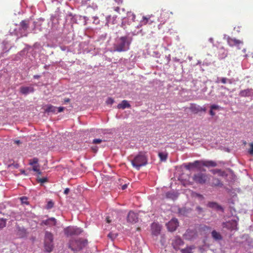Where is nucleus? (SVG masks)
I'll return each mask as SVG.
<instances>
[{
  "mask_svg": "<svg viewBox=\"0 0 253 253\" xmlns=\"http://www.w3.org/2000/svg\"><path fill=\"white\" fill-rule=\"evenodd\" d=\"M130 42L126 36L121 37L114 45V51L117 52L126 51L129 49Z\"/></svg>",
  "mask_w": 253,
  "mask_h": 253,
  "instance_id": "1",
  "label": "nucleus"
},
{
  "mask_svg": "<svg viewBox=\"0 0 253 253\" xmlns=\"http://www.w3.org/2000/svg\"><path fill=\"white\" fill-rule=\"evenodd\" d=\"M131 163L134 168L137 170H139L141 167L144 166L147 164V156L145 153L140 152L134 158Z\"/></svg>",
  "mask_w": 253,
  "mask_h": 253,
  "instance_id": "2",
  "label": "nucleus"
},
{
  "mask_svg": "<svg viewBox=\"0 0 253 253\" xmlns=\"http://www.w3.org/2000/svg\"><path fill=\"white\" fill-rule=\"evenodd\" d=\"M87 244L86 240L79 239H72L69 244V248L73 251H79L82 250Z\"/></svg>",
  "mask_w": 253,
  "mask_h": 253,
  "instance_id": "3",
  "label": "nucleus"
},
{
  "mask_svg": "<svg viewBox=\"0 0 253 253\" xmlns=\"http://www.w3.org/2000/svg\"><path fill=\"white\" fill-rule=\"evenodd\" d=\"M44 246L46 252L50 253L53 249V235L49 231L45 232Z\"/></svg>",
  "mask_w": 253,
  "mask_h": 253,
  "instance_id": "4",
  "label": "nucleus"
},
{
  "mask_svg": "<svg viewBox=\"0 0 253 253\" xmlns=\"http://www.w3.org/2000/svg\"><path fill=\"white\" fill-rule=\"evenodd\" d=\"M208 179V175L205 173L199 172L195 174L193 177V180L196 183L200 184H205Z\"/></svg>",
  "mask_w": 253,
  "mask_h": 253,
  "instance_id": "5",
  "label": "nucleus"
},
{
  "mask_svg": "<svg viewBox=\"0 0 253 253\" xmlns=\"http://www.w3.org/2000/svg\"><path fill=\"white\" fill-rule=\"evenodd\" d=\"M65 234L67 236L78 235L80 234L82 230L78 227H68L64 229Z\"/></svg>",
  "mask_w": 253,
  "mask_h": 253,
  "instance_id": "6",
  "label": "nucleus"
},
{
  "mask_svg": "<svg viewBox=\"0 0 253 253\" xmlns=\"http://www.w3.org/2000/svg\"><path fill=\"white\" fill-rule=\"evenodd\" d=\"M170 14H172V12H169L165 9L162 10L161 11L160 16L158 17L159 21L162 24H164L169 19Z\"/></svg>",
  "mask_w": 253,
  "mask_h": 253,
  "instance_id": "7",
  "label": "nucleus"
},
{
  "mask_svg": "<svg viewBox=\"0 0 253 253\" xmlns=\"http://www.w3.org/2000/svg\"><path fill=\"white\" fill-rule=\"evenodd\" d=\"M64 110V108L63 107H59L58 108L52 105H47L46 106V108L45 109V113H52L54 114H56L58 112H61Z\"/></svg>",
  "mask_w": 253,
  "mask_h": 253,
  "instance_id": "8",
  "label": "nucleus"
},
{
  "mask_svg": "<svg viewBox=\"0 0 253 253\" xmlns=\"http://www.w3.org/2000/svg\"><path fill=\"white\" fill-rule=\"evenodd\" d=\"M227 42L229 46H236L239 49L241 48L240 45H242L243 44V42L242 41L231 37H228L227 38Z\"/></svg>",
  "mask_w": 253,
  "mask_h": 253,
  "instance_id": "9",
  "label": "nucleus"
},
{
  "mask_svg": "<svg viewBox=\"0 0 253 253\" xmlns=\"http://www.w3.org/2000/svg\"><path fill=\"white\" fill-rule=\"evenodd\" d=\"M189 110L194 114H198L200 112H206L207 109L205 107H201L195 103H192L189 107Z\"/></svg>",
  "mask_w": 253,
  "mask_h": 253,
  "instance_id": "10",
  "label": "nucleus"
},
{
  "mask_svg": "<svg viewBox=\"0 0 253 253\" xmlns=\"http://www.w3.org/2000/svg\"><path fill=\"white\" fill-rule=\"evenodd\" d=\"M169 231L173 232L175 231L178 226V222L177 219L173 218L167 224Z\"/></svg>",
  "mask_w": 253,
  "mask_h": 253,
  "instance_id": "11",
  "label": "nucleus"
},
{
  "mask_svg": "<svg viewBox=\"0 0 253 253\" xmlns=\"http://www.w3.org/2000/svg\"><path fill=\"white\" fill-rule=\"evenodd\" d=\"M138 220V215L133 211H129L127 216V221L131 223H135Z\"/></svg>",
  "mask_w": 253,
  "mask_h": 253,
  "instance_id": "12",
  "label": "nucleus"
},
{
  "mask_svg": "<svg viewBox=\"0 0 253 253\" xmlns=\"http://www.w3.org/2000/svg\"><path fill=\"white\" fill-rule=\"evenodd\" d=\"M34 88L32 86H22L20 88V92L24 95H27L30 93L33 92Z\"/></svg>",
  "mask_w": 253,
  "mask_h": 253,
  "instance_id": "13",
  "label": "nucleus"
},
{
  "mask_svg": "<svg viewBox=\"0 0 253 253\" xmlns=\"http://www.w3.org/2000/svg\"><path fill=\"white\" fill-rule=\"evenodd\" d=\"M17 229V235L20 238H24L26 237L27 235L28 232L25 228L23 227H20L19 226H17L16 227Z\"/></svg>",
  "mask_w": 253,
  "mask_h": 253,
  "instance_id": "14",
  "label": "nucleus"
},
{
  "mask_svg": "<svg viewBox=\"0 0 253 253\" xmlns=\"http://www.w3.org/2000/svg\"><path fill=\"white\" fill-rule=\"evenodd\" d=\"M201 166H205L207 168L210 167H215L217 166V163L216 162L210 160V161H200Z\"/></svg>",
  "mask_w": 253,
  "mask_h": 253,
  "instance_id": "15",
  "label": "nucleus"
},
{
  "mask_svg": "<svg viewBox=\"0 0 253 253\" xmlns=\"http://www.w3.org/2000/svg\"><path fill=\"white\" fill-rule=\"evenodd\" d=\"M253 95V90L252 88H248L242 90L239 92L241 97H250Z\"/></svg>",
  "mask_w": 253,
  "mask_h": 253,
  "instance_id": "16",
  "label": "nucleus"
},
{
  "mask_svg": "<svg viewBox=\"0 0 253 253\" xmlns=\"http://www.w3.org/2000/svg\"><path fill=\"white\" fill-rule=\"evenodd\" d=\"M201 163L200 161L197 160L193 163H189L185 166L187 169H190L192 168H197L200 170L201 169Z\"/></svg>",
  "mask_w": 253,
  "mask_h": 253,
  "instance_id": "17",
  "label": "nucleus"
},
{
  "mask_svg": "<svg viewBox=\"0 0 253 253\" xmlns=\"http://www.w3.org/2000/svg\"><path fill=\"white\" fill-rule=\"evenodd\" d=\"M56 223V220L53 217L49 218L46 220H42L41 222V225H45L49 226L55 225Z\"/></svg>",
  "mask_w": 253,
  "mask_h": 253,
  "instance_id": "18",
  "label": "nucleus"
},
{
  "mask_svg": "<svg viewBox=\"0 0 253 253\" xmlns=\"http://www.w3.org/2000/svg\"><path fill=\"white\" fill-rule=\"evenodd\" d=\"M183 244V241L179 238L175 239L172 243L173 247L175 250H177L179 248V246H182Z\"/></svg>",
  "mask_w": 253,
  "mask_h": 253,
  "instance_id": "19",
  "label": "nucleus"
},
{
  "mask_svg": "<svg viewBox=\"0 0 253 253\" xmlns=\"http://www.w3.org/2000/svg\"><path fill=\"white\" fill-rule=\"evenodd\" d=\"M130 107V104L126 100H124L122 102L117 105L118 109H125V108H129Z\"/></svg>",
  "mask_w": 253,
  "mask_h": 253,
  "instance_id": "20",
  "label": "nucleus"
},
{
  "mask_svg": "<svg viewBox=\"0 0 253 253\" xmlns=\"http://www.w3.org/2000/svg\"><path fill=\"white\" fill-rule=\"evenodd\" d=\"M211 185L212 186L222 187L223 186V184L218 178L214 177L212 179Z\"/></svg>",
  "mask_w": 253,
  "mask_h": 253,
  "instance_id": "21",
  "label": "nucleus"
},
{
  "mask_svg": "<svg viewBox=\"0 0 253 253\" xmlns=\"http://www.w3.org/2000/svg\"><path fill=\"white\" fill-rule=\"evenodd\" d=\"M210 171L212 174H218L219 176H224L225 174V171H222L220 169H213L211 170Z\"/></svg>",
  "mask_w": 253,
  "mask_h": 253,
  "instance_id": "22",
  "label": "nucleus"
},
{
  "mask_svg": "<svg viewBox=\"0 0 253 253\" xmlns=\"http://www.w3.org/2000/svg\"><path fill=\"white\" fill-rule=\"evenodd\" d=\"M153 233L156 235H157L160 233V227L156 223H153L152 224Z\"/></svg>",
  "mask_w": 253,
  "mask_h": 253,
  "instance_id": "23",
  "label": "nucleus"
},
{
  "mask_svg": "<svg viewBox=\"0 0 253 253\" xmlns=\"http://www.w3.org/2000/svg\"><path fill=\"white\" fill-rule=\"evenodd\" d=\"M212 238L216 240H220L222 239V236L219 233L213 230L211 232Z\"/></svg>",
  "mask_w": 253,
  "mask_h": 253,
  "instance_id": "24",
  "label": "nucleus"
},
{
  "mask_svg": "<svg viewBox=\"0 0 253 253\" xmlns=\"http://www.w3.org/2000/svg\"><path fill=\"white\" fill-rule=\"evenodd\" d=\"M208 207L211 208H215L217 210H221L222 209V208L220 206L218 205L215 202H209L208 204Z\"/></svg>",
  "mask_w": 253,
  "mask_h": 253,
  "instance_id": "25",
  "label": "nucleus"
},
{
  "mask_svg": "<svg viewBox=\"0 0 253 253\" xmlns=\"http://www.w3.org/2000/svg\"><path fill=\"white\" fill-rule=\"evenodd\" d=\"M117 18V16H114L113 17L109 16L107 19V23L111 24H116L117 23V22H116Z\"/></svg>",
  "mask_w": 253,
  "mask_h": 253,
  "instance_id": "26",
  "label": "nucleus"
},
{
  "mask_svg": "<svg viewBox=\"0 0 253 253\" xmlns=\"http://www.w3.org/2000/svg\"><path fill=\"white\" fill-rule=\"evenodd\" d=\"M194 249L193 246L188 247L181 250V253H192V250Z\"/></svg>",
  "mask_w": 253,
  "mask_h": 253,
  "instance_id": "27",
  "label": "nucleus"
},
{
  "mask_svg": "<svg viewBox=\"0 0 253 253\" xmlns=\"http://www.w3.org/2000/svg\"><path fill=\"white\" fill-rule=\"evenodd\" d=\"M158 156L162 161H165L168 157L167 154L163 152L159 153Z\"/></svg>",
  "mask_w": 253,
  "mask_h": 253,
  "instance_id": "28",
  "label": "nucleus"
},
{
  "mask_svg": "<svg viewBox=\"0 0 253 253\" xmlns=\"http://www.w3.org/2000/svg\"><path fill=\"white\" fill-rule=\"evenodd\" d=\"M20 26L22 29L24 30H26L28 28V24L26 21L23 20L20 23Z\"/></svg>",
  "mask_w": 253,
  "mask_h": 253,
  "instance_id": "29",
  "label": "nucleus"
},
{
  "mask_svg": "<svg viewBox=\"0 0 253 253\" xmlns=\"http://www.w3.org/2000/svg\"><path fill=\"white\" fill-rule=\"evenodd\" d=\"M33 170L34 171H36L37 172L38 174L39 175H41L42 174V172L41 171H40V166L39 165H34L33 166Z\"/></svg>",
  "mask_w": 253,
  "mask_h": 253,
  "instance_id": "30",
  "label": "nucleus"
},
{
  "mask_svg": "<svg viewBox=\"0 0 253 253\" xmlns=\"http://www.w3.org/2000/svg\"><path fill=\"white\" fill-rule=\"evenodd\" d=\"M39 162V160L37 158H34L32 160H29V165L31 166H34L38 165V163Z\"/></svg>",
  "mask_w": 253,
  "mask_h": 253,
  "instance_id": "31",
  "label": "nucleus"
},
{
  "mask_svg": "<svg viewBox=\"0 0 253 253\" xmlns=\"http://www.w3.org/2000/svg\"><path fill=\"white\" fill-rule=\"evenodd\" d=\"M6 226V220L3 218L0 219V229Z\"/></svg>",
  "mask_w": 253,
  "mask_h": 253,
  "instance_id": "32",
  "label": "nucleus"
},
{
  "mask_svg": "<svg viewBox=\"0 0 253 253\" xmlns=\"http://www.w3.org/2000/svg\"><path fill=\"white\" fill-rule=\"evenodd\" d=\"M20 200L22 204H25L26 205L29 204V203L28 202V199L26 197H22L20 198Z\"/></svg>",
  "mask_w": 253,
  "mask_h": 253,
  "instance_id": "33",
  "label": "nucleus"
},
{
  "mask_svg": "<svg viewBox=\"0 0 253 253\" xmlns=\"http://www.w3.org/2000/svg\"><path fill=\"white\" fill-rule=\"evenodd\" d=\"M150 19V17H147L145 16L143 17V20L141 21V22L143 23L144 24H147L149 23Z\"/></svg>",
  "mask_w": 253,
  "mask_h": 253,
  "instance_id": "34",
  "label": "nucleus"
},
{
  "mask_svg": "<svg viewBox=\"0 0 253 253\" xmlns=\"http://www.w3.org/2000/svg\"><path fill=\"white\" fill-rule=\"evenodd\" d=\"M250 148L248 150V153L252 156H253V143L250 144Z\"/></svg>",
  "mask_w": 253,
  "mask_h": 253,
  "instance_id": "35",
  "label": "nucleus"
},
{
  "mask_svg": "<svg viewBox=\"0 0 253 253\" xmlns=\"http://www.w3.org/2000/svg\"><path fill=\"white\" fill-rule=\"evenodd\" d=\"M37 180L40 183H43L47 181V178L46 177H43V178H38Z\"/></svg>",
  "mask_w": 253,
  "mask_h": 253,
  "instance_id": "36",
  "label": "nucleus"
},
{
  "mask_svg": "<svg viewBox=\"0 0 253 253\" xmlns=\"http://www.w3.org/2000/svg\"><path fill=\"white\" fill-rule=\"evenodd\" d=\"M54 203L52 201H49L48 202L47 205H46V208L47 209H50L52 208L53 207Z\"/></svg>",
  "mask_w": 253,
  "mask_h": 253,
  "instance_id": "37",
  "label": "nucleus"
},
{
  "mask_svg": "<svg viewBox=\"0 0 253 253\" xmlns=\"http://www.w3.org/2000/svg\"><path fill=\"white\" fill-rule=\"evenodd\" d=\"M114 102V100L113 98H111V97H109L106 101V103L107 104H113Z\"/></svg>",
  "mask_w": 253,
  "mask_h": 253,
  "instance_id": "38",
  "label": "nucleus"
},
{
  "mask_svg": "<svg viewBox=\"0 0 253 253\" xmlns=\"http://www.w3.org/2000/svg\"><path fill=\"white\" fill-rule=\"evenodd\" d=\"M127 15L128 17H131V20L133 21H135V15L134 14H133V13H131V12H129L128 14H127Z\"/></svg>",
  "mask_w": 253,
  "mask_h": 253,
  "instance_id": "39",
  "label": "nucleus"
},
{
  "mask_svg": "<svg viewBox=\"0 0 253 253\" xmlns=\"http://www.w3.org/2000/svg\"><path fill=\"white\" fill-rule=\"evenodd\" d=\"M108 237L109 238H110V239H111L112 240H114L116 237V235L114 234H113L112 233H110L108 235Z\"/></svg>",
  "mask_w": 253,
  "mask_h": 253,
  "instance_id": "40",
  "label": "nucleus"
},
{
  "mask_svg": "<svg viewBox=\"0 0 253 253\" xmlns=\"http://www.w3.org/2000/svg\"><path fill=\"white\" fill-rule=\"evenodd\" d=\"M227 81H228L230 83H231V82L229 80L227 79V78H222L220 79V81L222 83V84H226L227 82Z\"/></svg>",
  "mask_w": 253,
  "mask_h": 253,
  "instance_id": "41",
  "label": "nucleus"
},
{
  "mask_svg": "<svg viewBox=\"0 0 253 253\" xmlns=\"http://www.w3.org/2000/svg\"><path fill=\"white\" fill-rule=\"evenodd\" d=\"M102 141V140L101 139H94L93 140V143L94 144H99Z\"/></svg>",
  "mask_w": 253,
  "mask_h": 253,
  "instance_id": "42",
  "label": "nucleus"
},
{
  "mask_svg": "<svg viewBox=\"0 0 253 253\" xmlns=\"http://www.w3.org/2000/svg\"><path fill=\"white\" fill-rule=\"evenodd\" d=\"M211 109V110H217L219 109V106L216 105H211L210 106Z\"/></svg>",
  "mask_w": 253,
  "mask_h": 253,
  "instance_id": "43",
  "label": "nucleus"
},
{
  "mask_svg": "<svg viewBox=\"0 0 253 253\" xmlns=\"http://www.w3.org/2000/svg\"><path fill=\"white\" fill-rule=\"evenodd\" d=\"M196 211L198 212L199 213L203 211V209L200 206H197L196 208Z\"/></svg>",
  "mask_w": 253,
  "mask_h": 253,
  "instance_id": "44",
  "label": "nucleus"
},
{
  "mask_svg": "<svg viewBox=\"0 0 253 253\" xmlns=\"http://www.w3.org/2000/svg\"><path fill=\"white\" fill-rule=\"evenodd\" d=\"M210 114L212 116H213L215 115V113L213 111V110H211V109L210 111Z\"/></svg>",
  "mask_w": 253,
  "mask_h": 253,
  "instance_id": "45",
  "label": "nucleus"
},
{
  "mask_svg": "<svg viewBox=\"0 0 253 253\" xmlns=\"http://www.w3.org/2000/svg\"><path fill=\"white\" fill-rule=\"evenodd\" d=\"M69 188H66L65 190H64V193L66 195H67L69 192Z\"/></svg>",
  "mask_w": 253,
  "mask_h": 253,
  "instance_id": "46",
  "label": "nucleus"
},
{
  "mask_svg": "<svg viewBox=\"0 0 253 253\" xmlns=\"http://www.w3.org/2000/svg\"><path fill=\"white\" fill-rule=\"evenodd\" d=\"M171 195H172V194L169 193V192H168L166 194V196H167V198H171Z\"/></svg>",
  "mask_w": 253,
  "mask_h": 253,
  "instance_id": "47",
  "label": "nucleus"
},
{
  "mask_svg": "<svg viewBox=\"0 0 253 253\" xmlns=\"http://www.w3.org/2000/svg\"><path fill=\"white\" fill-rule=\"evenodd\" d=\"M127 185L126 184H125L122 186V190H125L127 188Z\"/></svg>",
  "mask_w": 253,
  "mask_h": 253,
  "instance_id": "48",
  "label": "nucleus"
},
{
  "mask_svg": "<svg viewBox=\"0 0 253 253\" xmlns=\"http://www.w3.org/2000/svg\"><path fill=\"white\" fill-rule=\"evenodd\" d=\"M70 99L69 98H65L64 100L65 103H68L69 102H70Z\"/></svg>",
  "mask_w": 253,
  "mask_h": 253,
  "instance_id": "49",
  "label": "nucleus"
},
{
  "mask_svg": "<svg viewBox=\"0 0 253 253\" xmlns=\"http://www.w3.org/2000/svg\"><path fill=\"white\" fill-rule=\"evenodd\" d=\"M14 142L17 144L21 143V142L19 140H15Z\"/></svg>",
  "mask_w": 253,
  "mask_h": 253,
  "instance_id": "50",
  "label": "nucleus"
},
{
  "mask_svg": "<svg viewBox=\"0 0 253 253\" xmlns=\"http://www.w3.org/2000/svg\"><path fill=\"white\" fill-rule=\"evenodd\" d=\"M106 221H107V222L108 223H110L111 221V220L109 219V217L106 218Z\"/></svg>",
  "mask_w": 253,
  "mask_h": 253,
  "instance_id": "51",
  "label": "nucleus"
},
{
  "mask_svg": "<svg viewBox=\"0 0 253 253\" xmlns=\"http://www.w3.org/2000/svg\"><path fill=\"white\" fill-rule=\"evenodd\" d=\"M119 9H120V8H119L118 6H117V7H115V9H114V10H115L116 11H117V12H119Z\"/></svg>",
  "mask_w": 253,
  "mask_h": 253,
  "instance_id": "52",
  "label": "nucleus"
},
{
  "mask_svg": "<svg viewBox=\"0 0 253 253\" xmlns=\"http://www.w3.org/2000/svg\"><path fill=\"white\" fill-rule=\"evenodd\" d=\"M39 77H40V76H39V75H34V78L35 79H38Z\"/></svg>",
  "mask_w": 253,
  "mask_h": 253,
  "instance_id": "53",
  "label": "nucleus"
},
{
  "mask_svg": "<svg viewBox=\"0 0 253 253\" xmlns=\"http://www.w3.org/2000/svg\"><path fill=\"white\" fill-rule=\"evenodd\" d=\"M21 172L23 174H25V171L24 170H23V169L21 170Z\"/></svg>",
  "mask_w": 253,
  "mask_h": 253,
  "instance_id": "54",
  "label": "nucleus"
},
{
  "mask_svg": "<svg viewBox=\"0 0 253 253\" xmlns=\"http://www.w3.org/2000/svg\"><path fill=\"white\" fill-rule=\"evenodd\" d=\"M198 196H199V197H203V196H202V195H198Z\"/></svg>",
  "mask_w": 253,
  "mask_h": 253,
  "instance_id": "55",
  "label": "nucleus"
}]
</instances>
